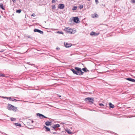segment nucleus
Here are the masks:
<instances>
[{"mask_svg": "<svg viewBox=\"0 0 135 135\" xmlns=\"http://www.w3.org/2000/svg\"><path fill=\"white\" fill-rule=\"evenodd\" d=\"M7 109L9 110H12L14 112H16L17 110V108L11 104H8Z\"/></svg>", "mask_w": 135, "mask_h": 135, "instance_id": "obj_1", "label": "nucleus"}, {"mask_svg": "<svg viewBox=\"0 0 135 135\" xmlns=\"http://www.w3.org/2000/svg\"><path fill=\"white\" fill-rule=\"evenodd\" d=\"M84 100L88 104H92L93 103V102L94 101V98H93L88 97L86 98Z\"/></svg>", "mask_w": 135, "mask_h": 135, "instance_id": "obj_2", "label": "nucleus"}, {"mask_svg": "<svg viewBox=\"0 0 135 135\" xmlns=\"http://www.w3.org/2000/svg\"><path fill=\"white\" fill-rule=\"evenodd\" d=\"M60 125L59 124H56L55 125H54L53 126H52V128L51 129V130H54L56 131H57V130L56 129L57 128H58L59 127H60Z\"/></svg>", "mask_w": 135, "mask_h": 135, "instance_id": "obj_3", "label": "nucleus"}, {"mask_svg": "<svg viewBox=\"0 0 135 135\" xmlns=\"http://www.w3.org/2000/svg\"><path fill=\"white\" fill-rule=\"evenodd\" d=\"M66 31V32L69 33L70 34L72 33V32L73 31L72 29L70 28L69 27H68L66 28V29L65 30Z\"/></svg>", "mask_w": 135, "mask_h": 135, "instance_id": "obj_4", "label": "nucleus"}, {"mask_svg": "<svg viewBox=\"0 0 135 135\" xmlns=\"http://www.w3.org/2000/svg\"><path fill=\"white\" fill-rule=\"evenodd\" d=\"M73 21L76 23H78L80 22L79 19L78 17H74Z\"/></svg>", "mask_w": 135, "mask_h": 135, "instance_id": "obj_5", "label": "nucleus"}, {"mask_svg": "<svg viewBox=\"0 0 135 135\" xmlns=\"http://www.w3.org/2000/svg\"><path fill=\"white\" fill-rule=\"evenodd\" d=\"M64 45H65V47L66 48L70 47L72 45L71 44L68 43L67 42H64Z\"/></svg>", "mask_w": 135, "mask_h": 135, "instance_id": "obj_6", "label": "nucleus"}, {"mask_svg": "<svg viewBox=\"0 0 135 135\" xmlns=\"http://www.w3.org/2000/svg\"><path fill=\"white\" fill-rule=\"evenodd\" d=\"M34 31L35 32H37L38 33H40L41 34H43V32L42 31H41L39 29H35L34 30Z\"/></svg>", "mask_w": 135, "mask_h": 135, "instance_id": "obj_7", "label": "nucleus"}, {"mask_svg": "<svg viewBox=\"0 0 135 135\" xmlns=\"http://www.w3.org/2000/svg\"><path fill=\"white\" fill-rule=\"evenodd\" d=\"M99 33H96L95 32H91L90 34L91 35V36H98L99 34Z\"/></svg>", "mask_w": 135, "mask_h": 135, "instance_id": "obj_8", "label": "nucleus"}, {"mask_svg": "<svg viewBox=\"0 0 135 135\" xmlns=\"http://www.w3.org/2000/svg\"><path fill=\"white\" fill-rule=\"evenodd\" d=\"M64 8V5L63 4H60L58 5V8L60 9H63Z\"/></svg>", "mask_w": 135, "mask_h": 135, "instance_id": "obj_9", "label": "nucleus"}, {"mask_svg": "<svg viewBox=\"0 0 135 135\" xmlns=\"http://www.w3.org/2000/svg\"><path fill=\"white\" fill-rule=\"evenodd\" d=\"M71 70L72 71L74 74H76L77 75H79V74L78 73V71L75 70L74 69L72 68L71 69Z\"/></svg>", "mask_w": 135, "mask_h": 135, "instance_id": "obj_10", "label": "nucleus"}, {"mask_svg": "<svg viewBox=\"0 0 135 135\" xmlns=\"http://www.w3.org/2000/svg\"><path fill=\"white\" fill-rule=\"evenodd\" d=\"M125 79L131 81L135 82V80L131 78H127Z\"/></svg>", "mask_w": 135, "mask_h": 135, "instance_id": "obj_11", "label": "nucleus"}, {"mask_svg": "<svg viewBox=\"0 0 135 135\" xmlns=\"http://www.w3.org/2000/svg\"><path fill=\"white\" fill-rule=\"evenodd\" d=\"M52 122H49V121H47L45 123V124L47 126H49L51 125Z\"/></svg>", "mask_w": 135, "mask_h": 135, "instance_id": "obj_12", "label": "nucleus"}, {"mask_svg": "<svg viewBox=\"0 0 135 135\" xmlns=\"http://www.w3.org/2000/svg\"><path fill=\"white\" fill-rule=\"evenodd\" d=\"M74 68L76 71H78V72H79L80 71H81V69L80 68L77 67H75Z\"/></svg>", "mask_w": 135, "mask_h": 135, "instance_id": "obj_13", "label": "nucleus"}, {"mask_svg": "<svg viewBox=\"0 0 135 135\" xmlns=\"http://www.w3.org/2000/svg\"><path fill=\"white\" fill-rule=\"evenodd\" d=\"M0 8L3 10H5V9L3 7V4L2 3H0Z\"/></svg>", "mask_w": 135, "mask_h": 135, "instance_id": "obj_14", "label": "nucleus"}, {"mask_svg": "<svg viewBox=\"0 0 135 135\" xmlns=\"http://www.w3.org/2000/svg\"><path fill=\"white\" fill-rule=\"evenodd\" d=\"M109 104L110 108H113L114 107V105L112 104L111 103H109Z\"/></svg>", "mask_w": 135, "mask_h": 135, "instance_id": "obj_15", "label": "nucleus"}, {"mask_svg": "<svg viewBox=\"0 0 135 135\" xmlns=\"http://www.w3.org/2000/svg\"><path fill=\"white\" fill-rule=\"evenodd\" d=\"M44 127L46 129V131H50V128H48L45 126H44Z\"/></svg>", "mask_w": 135, "mask_h": 135, "instance_id": "obj_16", "label": "nucleus"}, {"mask_svg": "<svg viewBox=\"0 0 135 135\" xmlns=\"http://www.w3.org/2000/svg\"><path fill=\"white\" fill-rule=\"evenodd\" d=\"M82 70L83 71H84V72H86V71H89L87 70L86 68H84L82 69Z\"/></svg>", "mask_w": 135, "mask_h": 135, "instance_id": "obj_17", "label": "nucleus"}, {"mask_svg": "<svg viewBox=\"0 0 135 135\" xmlns=\"http://www.w3.org/2000/svg\"><path fill=\"white\" fill-rule=\"evenodd\" d=\"M80 72H78V73L79 74V75H82L84 73V72L81 71H81H80Z\"/></svg>", "mask_w": 135, "mask_h": 135, "instance_id": "obj_18", "label": "nucleus"}, {"mask_svg": "<svg viewBox=\"0 0 135 135\" xmlns=\"http://www.w3.org/2000/svg\"><path fill=\"white\" fill-rule=\"evenodd\" d=\"M15 125L16 126H19L20 127H21V124L20 123H15Z\"/></svg>", "mask_w": 135, "mask_h": 135, "instance_id": "obj_19", "label": "nucleus"}, {"mask_svg": "<svg viewBox=\"0 0 135 135\" xmlns=\"http://www.w3.org/2000/svg\"><path fill=\"white\" fill-rule=\"evenodd\" d=\"M21 9L17 10L16 11V12L17 13H20L21 12Z\"/></svg>", "mask_w": 135, "mask_h": 135, "instance_id": "obj_20", "label": "nucleus"}, {"mask_svg": "<svg viewBox=\"0 0 135 135\" xmlns=\"http://www.w3.org/2000/svg\"><path fill=\"white\" fill-rule=\"evenodd\" d=\"M66 132L69 134H71V132L70 130L69 129H67L66 130Z\"/></svg>", "mask_w": 135, "mask_h": 135, "instance_id": "obj_21", "label": "nucleus"}, {"mask_svg": "<svg viewBox=\"0 0 135 135\" xmlns=\"http://www.w3.org/2000/svg\"><path fill=\"white\" fill-rule=\"evenodd\" d=\"M10 119L12 121H14L16 120L15 118H11Z\"/></svg>", "mask_w": 135, "mask_h": 135, "instance_id": "obj_22", "label": "nucleus"}, {"mask_svg": "<svg viewBox=\"0 0 135 135\" xmlns=\"http://www.w3.org/2000/svg\"><path fill=\"white\" fill-rule=\"evenodd\" d=\"M56 33L59 34H63L64 33L63 32H61L59 31H57L56 32Z\"/></svg>", "mask_w": 135, "mask_h": 135, "instance_id": "obj_23", "label": "nucleus"}, {"mask_svg": "<svg viewBox=\"0 0 135 135\" xmlns=\"http://www.w3.org/2000/svg\"><path fill=\"white\" fill-rule=\"evenodd\" d=\"M1 76L6 77H8V76H5L4 74H0V77Z\"/></svg>", "mask_w": 135, "mask_h": 135, "instance_id": "obj_24", "label": "nucleus"}, {"mask_svg": "<svg viewBox=\"0 0 135 135\" xmlns=\"http://www.w3.org/2000/svg\"><path fill=\"white\" fill-rule=\"evenodd\" d=\"M79 7L80 9H81L83 7V5H80L79 6Z\"/></svg>", "mask_w": 135, "mask_h": 135, "instance_id": "obj_25", "label": "nucleus"}, {"mask_svg": "<svg viewBox=\"0 0 135 135\" xmlns=\"http://www.w3.org/2000/svg\"><path fill=\"white\" fill-rule=\"evenodd\" d=\"M37 116H38L41 118V116L42 115V114L39 113H37Z\"/></svg>", "mask_w": 135, "mask_h": 135, "instance_id": "obj_26", "label": "nucleus"}, {"mask_svg": "<svg viewBox=\"0 0 135 135\" xmlns=\"http://www.w3.org/2000/svg\"><path fill=\"white\" fill-rule=\"evenodd\" d=\"M18 101V100H17L16 99H14L13 98L12 100V101H15V102H16L17 101Z\"/></svg>", "mask_w": 135, "mask_h": 135, "instance_id": "obj_27", "label": "nucleus"}, {"mask_svg": "<svg viewBox=\"0 0 135 135\" xmlns=\"http://www.w3.org/2000/svg\"><path fill=\"white\" fill-rule=\"evenodd\" d=\"M52 9H54L56 7L55 5H54L52 6Z\"/></svg>", "mask_w": 135, "mask_h": 135, "instance_id": "obj_28", "label": "nucleus"}, {"mask_svg": "<svg viewBox=\"0 0 135 135\" xmlns=\"http://www.w3.org/2000/svg\"><path fill=\"white\" fill-rule=\"evenodd\" d=\"M41 117H42V118L41 117L40 118L42 119L43 118H47L46 117L43 115V114H42V115L41 116Z\"/></svg>", "mask_w": 135, "mask_h": 135, "instance_id": "obj_29", "label": "nucleus"}, {"mask_svg": "<svg viewBox=\"0 0 135 135\" xmlns=\"http://www.w3.org/2000/svg\"><path fill=\"white\" fill-rule=\"evenodd\" d=\"M95 2L96 3V4H98V0H95Z\"/></svg>", "mask_w": 135, "mask_h": 135, "instance_id": "obj_30", "label": "nucleus"}, {"mask_svg": "<svg viewBox=\"0 0 135 135\" xmlns=\"http://www.w3.org/2000/svg\"><path fill=\"white\" fill-rule=\"evenodd\" d=\"M99 105L100 106H104V105L102 103H99Z\"/></svg>", "mask_w": 135, "mask_h": 135, "instance_id": "obj_31", "label": "nucleus"}, {"mask_svg": "<svg viewBox=\"0 0 135 135\" xmlns=\"http://www.w3.org/2000/svg\"><path fill=\"white\" fill-rule=\"evenodd\" d=\"M6 99H8L9 100H11V97H6Z\"/></svg>", "mask_w": 135, "mask_h": 135, "instance_id": "obj_32", "label": "nucleus"}, {"mask_svg": "<svg viewBox=\"0 0 135 135\" xmlns=\"http://www.w3.org/2000/svg\"><path fill=\"white\" fill-rule=\"evenodd\" d=\"M56 50H59L60 49V48L58 47H57L56 48Z\"/></svg>", "mask_w": 135, "mask_h": 135, "instance_id": "obj_33", "label": "nucleus"}, {"mask_svg": "<svg viewBox=\"0 0 135 135\" xmlns=\"http://www.w3.org/2000/svg\"><path fill=\"white\" fill-rule=\"evenodd\" d=\"M57 1V0H52V3H54L56 1Z\"/></svg>", "mask_w": 135, "mask_h": 135, "instance_id": "obj_34", "label": "nucleus"}, {"mask_svg": "<svg viewBox=\"0 0 135 135\" xmlns=\"http://www.w3.org/2000/svg\"><path fill=\"white\" fill-rule=\"evenodd\" d=\"M77 8L76 7H74L73 9V10H76Z\"/></svg>", "mask_w": 135, "mask_h": 135, "instance_id": "obj_35", "label": "nucleus"}, {"mask_svg": "<svg viewBox=\"0 0 135 135\" xmlns=\"http://www.w3.org/2000/svg\"><path fill=\"white\" fill-rule=\"evenodd\" d=\"M4 50L2 49L1 50V51H0V52H4Z\"/></svg>", "mask_w": 135, "mask_h": 135, "instance_id": "obj_36", "label": "nucleus"}, {"mask_svg": "<svg viewBox=\"0 0 135 135\" xmlns=\"http://www.w3.org/2000/svg\"><path fill=\"white\" fill-rule=\"evenodd\" d=\"M0 97H2V98H3V99H6V97H3V96H2V97L0 96Z\"/></svg>", "mask_w": 135, "mask_h": 135, "instance_id": "obj_37", "label": "nucleus"}, {"mask_svg": "<svg viewBox=\"0 0 135 135\" xmlns=\"http://www.w3.org/2000/svg\"><path fill=\"white\" fill-rule=\"evenodd\" d=\"M0 132L2 134H6V135H8L6 134L4 132H2L1 131H0Z\"/></svg>", "mask_w": 135, "mask_h": 135, "instance_id": "obj_38", "label": "nucleus"}, {"mask_svg": "<svg viewBox=\"0 0 135 135\" xmlns=\"http://www.w3.org/2000/svg\"><path fill=\"white\" fill-rule=\"evenodd\" d=\"M131 1L133 3H135V0H132Z\"/></svg>", "mask_w": 135, "mask_h": 135, "instance_id": "obj_39", "label": "nucleus"}, {"mask_svg": "<svg viewBox=\"0 0 135 135\" xmlns=\"http://www.w3.org/2000/svg\"><path fill=\"white\" fill-rule=\"evenodd\" d=\"M32 16H33V17H34L35 16V15L34 13H33L31 15Z\"/></svg>", "mask_w": 135, "mask_h": 135, "instance_id": "obj_40", "label": "nucleus"}, {"mask_svg": "<svg viewBox=\"0 0 135 135\" xmlns=\"http://www.w3.org/2000/svg\"><path fill=\"white\" fill-rule=\"evenodd\" d=\"M12 1L13 2V3H15L16 2V0H12Z\"/></svg>", "mask_w": 135, "mask_h": 135, "instance_id": "obj_41", "label": "nucleus"}, {"mask_svg": "<svg viewBox=\"0 0 135 135\" xmlns=\"http://www.w3.org/2000/svg\"><path fill=\"white\" fill-rule=\"evenodd\" d=\"M95 17H97L98 16V15L97 14H95Z\"/></svg>", "mask_w": 135, "mask_h": 135, "instance_id": "obj_42", "label": "nucleus"}, {"mask_svg": "<svg viewBox=\"0 0 135 135\" xmlns=\"http://www.w3.org/2000/svg\"><path fill=\"white\" fill-rule=\"evenodd\" d=\"M56 133H57L56 132H54L53 133V134H56Z\"/></svg>", "mask_w": 135, "mask_h": 135, "instance_id": "obj_43", "label": "nucleus"}, {"mask_svg": "<svg viewBox=\"0 0 135 135\" xmlns=\"http://www.w3.org/2000/svg\"><path fill=\"white\" fill-rule=\"evenodd\" d=\"M31 122H32V123H33L34 122V121L33 120H32Z\"/></svg>", "mask_w": 135, "mask_h": 135, "instance_id": "obj_44", "label": "nucleus"}, {"mask_svg": "<svg viewBox=\"0 0 135 135\" xmlns=\"http://www.w3.org/2000/svg\"><path fill=\"white\" fill-rule=\"evenodd\" d=\"M23 102H28L27 101H23Z\"/></svg>", "mask_w": 135, "mask_h": 135, "instance_id": "obj_45", "label": "nucleus"}, {"mask_svg": "<svg viewBox=\"0 0 135 135\" xmlns=\"http://www.w3.org/2000/svg\"><path fill=\"white\" fill-rule=\"evenodd\" d=\"M12 99H12V98H11V101H12Z\"/></svg>", "mask_w": 135, "mask_h": 135, "instance_id": "obj_46", "label": "nucleus"}, {"mask_svg": "<svg viewBox=\"0 0 135 135\" xmlns=\"http://www.w3.org/2000/svg\"><path fill=\"white\" fill-rule=\"evenodd\" d=\"M27 51H26V52H27Z\"/></svg>", "mask_w": 135, "mask_h": 135, "instance_id": "obj_47", "label": "nucleus"}, {"mask_svg": "<svg viewBox=\"0 0 135 135\" xmlns=\"http://www.w3.org/2000/svg\"><path fill=\"white\" fill-rule=\"evenodd\" d=\"M27 51H26V52H27Z\"/></svg>", "mask_w": 135, "mask_h": 135, "instance_id": "obj_48", "label": "nucleus"}]
</instances>
